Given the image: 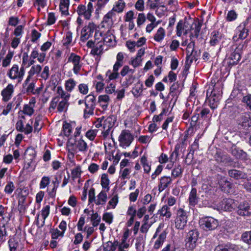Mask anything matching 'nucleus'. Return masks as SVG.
Segmentation results:
<instances>
[{"label": "nucleus", "mask_w": 251, "mask_h": 251, "mask_svg": "<svg viewBox=\"0 0 251 251\" xmlns=\"http://www.w3.org/2000/svg\"><path fill=\"white\" fill-rule=\"evenodd\" d=\"M215 160L219 163L231 166L234 168H241L242 165L238 161L235 162L228 154H225L217 151L214 155Z\"/></svg>", "instance_id": "obj_1"}, {"label": "nucleus", "mask_w": 251, "mask_h": 251, "mask_svg": "<svg viewBox=\"0 0 251 251\" xmlns=\"http://www.w3.org/2000/svg\"><path fill=\"white\" fill-rule=\"evenodd\" d=\"M245 47V44H240L238 46H233L232 50L233 51L231 53L229 58L228 66L231 68L237 65L240 61L242 54V50Z\"/></svg>", "instance_id": "obj_2"}, {"label": "nucleus", "mask_w": 251, "mask_h": 251, "mask_svg": "<svg viewBox=\"0 0 251 251\" xmlns=\"http://www.w3.org/2000/svg\"><path fill=\"white\" fill-rule=\"evenodd\" d=\"M96 104V99L93 94H90L85 98L86 108L84 110V118L86 119L90 115L94 114V110Z\"/></svg>", "instance_id": "obj_3"}, {"label": "nucleus", "mask_w": 251, "mask_h": 251, "mask_svg": "<svg viewBox=\"0 0 251 251\" xmlns=\"http://www.w3.org/2000/svg\"><path fill=\"white\" fill-rule=\"evenodd\" d=\"M200 226L205 231L216 229L219 226V221L212 217H205L200 220Z\"/></svg>", "instance_id": "obj_4"}, {"label": "nucleus", "mask_w": 251, "mask_h": 251, "mask_svg": "<svg viewBox=\"0 0 251 251\" xmlns=\"http://www.w3.org/2000/svg\"><path fill=\"white\" fill-rule=\"evenodd\" d=\"M187 212L182 208L177 210L176 217L175 221V227L180 230H183L186 226L187 222Z\"/></svg>", "instance_id": "obj_5"}, {"label": "nucleus", "mask_w": 251, "mask_h": 251, "mask_svg": "<svg viewBox=\"0 0 251 251\" xmlns=\"http://www.w3.org/2000/svg\"><path fill=\"white\" fill-rule=\"evenodd\" d=\"M248 22V20H247L236 27L235 35L232 38L234 41L236 42L239 39L243 40L247 37L249 32V29L247 26Z\"/></svg>", "instance_id": "obj_6"}, {"label": "nucleus", "mask_w": 251, "mask_h": 251, "mask_svg": "<svg viewBox=\"0 0 251 251\" xmlns=\"http://www.w3.org/2000/svg\"><path fill=\"white\" fill-rule=\"evenodd\" d=\"M199 235V233L196 230H191L187 233L185 239V247L187 251H192L196 247Z\"/></svg>", "instance_id": "obj_7"}, {"label": "nucleus", "mask_w": 251, "mask_h": 251, "mask_svg": "<svg viewBox=\"0 0 251 251\" xmlns=\"http://www.w3.org/2000/svg\"><path fill=\"white\" fill-rule=\"evenodd\" d=\"M133 139V136L129 130H123L119 137V145L120 147L125 149L130 146Z\"/></svg>", "instance_id": "obj_8"}, {"label": "nucleus", "mask_w": 251, "mask_h": 251, "mask_svg": "<svg viewBox=\"0 0 251 251\" xmlns=\"http://www.w3.org/2000/svg\"><path fill=\"white\" fill-rule=\"evenodd\" d=\"M93 11V5L91 2H89L87 6L83 4H80L76 9L77 14L79 16L84 17L86 20H89L91 19Z\"/></svg>", "instance_id": "obj_9"}, {"label": "nucleus", "mask_w": 251, "mask_h": 251, "mask_svg": "<svg viewBox=\"0 0 251 251\" xmlns=\"http://www.w3.org/2000/svg\"><path fill=\"white\" fill-rule=\"evenodd\" d=\"M96 30V25L94 23H89L87 26H84L81 31L80 40L85 42L89 38L92 37L93 34Z\"/></svg>", "instance_id": "obj_10"}, {"label": "nucleus", "mask_w": 251, "mask_h": 251, "mask_svg": "<svg viewBox=\"0 0 251 251\" xmlns=\"http://www.w3.org/2000/svg\"><path fill=\"white\" fill-rule=\"evenodd\" d=\"M102 43L101 41H98L97 43L96 41L92 40H89L87 43V46L89 48L92 49L90 54L93 55H100L103 52Z\"/></svg>", "instance_id": "obj_11"}, {"label": "nucleus", "mask_w": 251, "mask_h": 251, "mask_svg": "<svg viewBox=\"0 0 251 251\" xmlns=\"http://www.w3.org/2000/svg\"><path fill=\"white\" fill-rule=\"evenodd\" d=\"M236 212L238 215L242 216H251V203L247 201L240 202L237 207Z\"/></svg>", "instance_id": "obj_12"}, {"label": "nucleus", "mask_w": 251, "mask_h": 251, "mask_svg": "<svg viewBox=\"0 0 251 251\" xmlns=\"http://www.w3.org/2000/svg\"><path fill=\"white\" fill-rule=\"evenodd\" d=\"M239 129H248L251 126V119L248 113L241 114L237 119Z\"/></svg>", "instance_id": "obj_13"}, {"label": "nucleus", "mask_w": 251, "mask_h": 251, "mask_svg": "<svg viewBox=\"0 0 251 251\" xmlns=\"http://www.w3.org/2000/svg\"><path fill=\"white\" fill-rule=\"evenodd\" d=\"M234 202L233 200L229 198L223 199L217 205V209L219 211H231L234 208Z\"/></svg>", "instance_id": "obj_14"}, {"label": "nucleus", "mask_w": 251, "mask_h": 251, "mask_svg": "<svg viewBox=\"0 0 251 251\" xmlns=\"http://www.w3.org/2000/svg\"><path fill=\"white\" fill-rule=\"evenodd\" d=\"M81 57L80 56L72 53L68 58V62H71L74 65L73 72L75 75H78L82 67L80 64Z\"/></svg>", "instance_id": "obj_15"}, {"label": "nucleus", "mask_w": 251, "mask_h": 251, "mask_svg": "<svg viewBox=\"0 0 251 251\" xmlns=\"http://www.w3.org/2000/svg\"><path fill=\"white\" fill-rule=\"evenodd\" d=\"M7 75L11 79H18V82H21L22 81V77L20 76L19 67L16 64L13 65L12 67L7 72Z\"/></svg>", "instance_id": "obj_16"}, {"label": "nucleus", "mask_w": 251, "mask_h": 251, "mask_svg": "<svg viewBox=\"0 0 251 251\" xmlns=\"http://www.w3.org/2000/svg\"><path fill=\"white\" fill-rule=\"evenodd\" d=\"M75 137L70 138L68 139L67 142V148L69 153V155H72V157H74L75 153L76 152V144Z\"/></svg>", "instance_id": "obj_17"}, {"label": "nucleus", "mask_w": 251, "mask_h": 251, "mask_svg": "<svg viewBox=\"0 0 251 251\" xmlns=\"http://www.w3.org/2000/svg\"><path fill=\"white\" fill-rule=\"evenodd\" d=\"M199 138H196L193 143L191 145V146L190 147L189 152L187 154L185 159V163L187 165H190L192 164V160H191L188 163H187V159H189L190 156L192 157V158H193L195 151H197L199 148Z\"/></svg>", "instance_id": "obj_18"}, {"label": "nucleus", "mask_w": 251, "mask_h": 251, "mask_svg": "<svg viewBox=\"0 0 251 251\" xmlns=\"http://www.w3.org/2000/svg\"><path fill=\"white\" fill-rule=\"evenodd\" d=\"M50 206L49 205H46L44 206L41 211V216L43 217V221L42 223L40 225L39 222V214L37 216L36 224L38 228H40L43 227L45 225V221L50 214Z\"/></svg>", "instance_id": "obj_19"}, {"label": "nucleus", "mask_w": 251, "mask_h": 251, "mask_svg": "<svg viewBox=\"0 0 251 251\" xmlns=\"http://www.w3.org/2000/svg\"><path fill=\"white\" fill-rule=\"evenodd\" d=\"M100 41L101 43L102 41L104 44L109 46H113L115 43V36L110 30L107 31Z\"/></svg>", "instance_id": "obj_20"}, {"label": "nucleus", "mask_w": 251, "mask_h": 251, "mask_svg": "<svg viewBox=\"0 0 251 251\" xmlns=\"http://www.w3.org/2000/svg\"><path fill=\"white\" fill-rule=\"evenodd\" d=\"M199 198L197 196V190L196 188H192L189 195L188 202L191 206L194 207L198 204Z\"/></svg>", "instance_id": "obj_21"}, {"label": "nucleus", "mask_w": 251, "mask_h": 251, "mask_svg": "<svg viewBox=\"0 0 251 251\" xmlns=\"http://www.w3.org/2000/svg\"><path fill=\"white\" fill-rule=\"evenodd\" d=\"M228 176L235 179H245L247 177L246 173L236 169H231L228 171Z\"/></svg>", "instance_id": "obj_22"}, {"label": "nucleus", "mask_w": 251, "mask_h": 251, "mask_svg": "<svg viewBox=\"0 0 251 251\" xmlns=\"http://www.w3.org/2000/svg\"><path fill=\"white\" fill-rule=\"evenodd\" d=\"M215 251H238L235 245L230 243L219 245L215 248Z\"/></svg>", "instance_id": "obj_23"}, {"label": "nucleus", "mask_w": 251, "mask_h": 251, "mask_svg": "<svg viewBox=\"0 0 251 251\" xmlns=\"http://www.w3.org/2000/svg\"><path fill=\"white\" fill-rule=\"evenodd\" d=\"M231 154L236 159L241 160H247V154L243 150L236 148H232L231 151Z\"/></svg>", "instance_id": "obj_24"}, {"label": "nucleus", "mask_w": 251, "mask_h": 251, "mask_svg": "<svg viewBox=\"0 0 251 251\" xmlns=\"http://www.w3.org/2000/svg\"><path fill=\"white\" fill-rule=\"evenodd\" d=\"M13 92V86L9 84L1 92L2 100L4 101H8L11 98L12 94Z\"/></svg>", "instance_id": "obj_25"}, {"label": "nucleus", "mask_w": 251, "mask_h": 251, "mask_svg": "<svg viewBox=\"0 0 251 251\" xmlns=\"http://www.w3.org/2000/svg\"><path fill=\"white\" fill-rule=\"evenodd\" d=\"M222 39L221 34L217 31H213L211 33L209 44L212 46H215L219 44Z\"/></svg>", "instance_id": "obj_26"}, {"label": "nucleus", "mask_w": 251, "mask_h": 251, "mask_svg": "<svg viewBox=\"0 0 251 251\" xmlns=\"http://www.w3.org/2000/svg\"><path fill=\"white\" fill-rule=\"evenodd\" d=\"M171 182L172 179L170 177L166 176L161 177L158 185V190L159 192H162L167 188Z\"/></svg>", "instance_id": "obj_27"}, {"label": "nucleus", "mask_w": 251, "mask_h": 251, "mask_svg": "<svg viewBox=\"0 0 251 251\" xmlns=\"http://www.w3.org/2000/svg\"><path fill=\"white\" fill-rule=\"evenodd\" d=\"M218 183L221 188L222 191L226 193H229L232 184L226 179L225 177L221 178L219 181Z\"/></svg>", "instance_id": "obj_28"}, {"label": "nucleus", "mask_w": 251, "mask_h": 251, "mask_svg": "<svg viewBox=\"0 0 251 251\" xmlns=\"http://www.w3.org/2000/svg\"><path fill=\"white\" fill-rule=\"evenodd\" d=\"M157 214L160 216L165 217L166 219H169L172 216V212L170 210V207L166 205H164L161 208L159 209Z\"/></svg>", "instance_id": "obj_29"}, {"label": "nucleus", "mask_w": 251, "mask_h": 251, "mask_svg": "<svg viewBox=\"0 0 251 251\" xmlns=\"http://www.w3.org/2000/svg\"><path fill=\"white\" fill-rule=\"evenodd\" d=\"M166 235L167 232L165 231H163L160 234L158 238L154 243L153 246V248L154 249L158 250L160 248L166 238Z\"/></svg>", "instance_id": "obj_30"}, {"label": "nucleus", "mask_w": 251, "mask_h": 251, "mask_svg": "<svg viewBox=\"0 0 251 251\" xmlns=\"http://www.w3.org/2000/svg\"><path fill=\"white\" fill-rule=\"evenodd\" d=\"M123 64L119 62H115L113 68V72L110 74L108 76L110 80H114L117 79L119 76L118 71Z\"/></svg>", "instance_id": "obj_31"}, {"label": "nucleus", "mask_w": 251, "mask_h": 251, "mask_svg": "<svg viewBox=\"0 0 251 251\" xmlns=\"http://www.w3.org/2000/svg\"><path fill=\"white\" fill-rule=\"evenodd\" d=\"M106 191H101L97 196V199L95 201V203L97 205H103L107 201V196Z\"/></svg>", "instance_id": "obj_32"}, {"label": "nucleus", "mask_w": 251, "mask_h": 251, "mask_svg": "<svg viewBox=\"0 0 251 251\" xmlns=\"http://www.w3.org/2000/svg\"><path fill=\"white\" fill-rule=\"evenodd\" d=\"M113 14L112 11H110L104 16L102 22V24H103L102 26H106L109 27L111 26L113 24L112 17Z\"/></svg>", "instance_id": "obj_33"}, {"label": "nucleus", "mask_w": 251, "mask_h": 251, "mask_svg": "<svg viewBox=\"0 0 251 251\" xmlns=\"http://www.w3.org/2000/svg\"><path fill=\"white\" fill-rule=\"evenodd\" d=\"M109 100V97L107 95H100L99 97L98 102L103 110L107 108Z\"/></svg>", "instance_id": "obj_34"}, {"label": "nucleus", "mask_w": 251, "mask_h": 251, "mask_svg": "<svg viewBox=\"0 0 251 251\" xmlns=\"http://www.w3.org/2000/svg\"><path fill=\"white\" fill-rule=\"evenodd\" d=\"M110 180L108 177V175L106 174H103L101 175L100 184L103 189H106V192L109 190V184Z\"/></svg>", "instance_id": "obj_35"}, {"label": "nucleus", "mask_w": 251, "mask_h": 251, "mask_svg": "<svg viewBox=\"0 0 251 251\" xmlns=\"http://www.w3.org/2000/svg\"><path fill=\"white\" fill-rule=\"evenodd\" d=\"M69 100H62L61 101H59L58 104L57 106V111L61 113L63 111H66L68 108V107L69 105V103L68 102Z\"/></svg>", "instance_id": "obj_36"}, {"label": "nucleus", "mask_w": 251, "mask_h": 251, "mask_svg": "<svg viewBox=\"0 0 251 251\" xmlns=\"http://www.w3.org/2000/svg\"><path fill=\"white\" fill-rule=\"evenodd\" d=\"M112 126L110 123V122L108 121V119L104 121L103 128L105 129V130L102 132V135L103 138H106L109 136L110 129Z\"/></svg>", "instance_id": "obj_37"}, {"label": "nucleus", "mask_w": 251, "mask_h": 251, "mask_svg": "<svg viewBox=\"0 0 251 251\" xmlns=\"http://www.w3.org/2000/svg\"><path fill=\"white\" fill-rule=\"evenodd\" d=\"M76 82L73 78H69L65 83V88L67 92H71L75 88Z\"/></svg>", "instance_id": "obj_38"}, {"label": "nucleus", "mask_w": 251, "mask_h": 251, "mask_svg": "<svg viewBox=\"0 0 251 251\" xmlns=\"http://www.w3.org/2000/svg\"><path fill=\"white\" fill-rule=\"evenodd\" d=\"M199 117L204 120H208L211 117V114L209 108H203L199 114Z\"/></svg>", "instance_id": "obj_39"}, {"label": "nucleus", "mask_w": 251, "mask_h": 251, "mask_svg": "<svg viewBox=\"0 0 251 251\" xmlns=\"http://www.w3.org/2000/svg\"><path fill=\"white\" fill-rule=\"evenodd\" d=\"M76 147L79 151L84 152H86L88 149L87 143L82 139H79L77 141Z\"/></svg>", "instance_id": "obj_40"}, {"label": "nucleus", "mask_w": 251, "mask_h": 251, "mask_svg": "<svg viewBox=\"0 0 251 251\" xmlns=\"http://www.w3.org/2000/svg\"><path fill=\"white\" fill-rule=\"evenodd\" d=\"M165 30L162 27H159L154 35V39L157 42H160L165 36Z\"/></svg>", "instance_id": "obj_41"}, {"label": "nucleus", "mask_w": 251, "mask_h": 251, "mask_svg": "<svg viewBox=\"0 0 251 251\" xmlns=\"http://www.w3.org/2000/svg\"><path fill=\"white\" fill-rule=\"evenodd\" d=\"M8 243L10 251H16L19 243L15 237L10 238Z\"/></svg>", "instance_id": "obj_42"}, {"label": "nucleus", "mask_w": 251, "mask_h": 251, "mask_svg": "<svg viewBox=\"0 0 251 251\" xmlns=\"http://www.w3.org/2000/svg\"><path fill=\"white\" fill-rule=\"evenodd\" d=\"M125 6V2L123 0H119L115 6L113 8L112 11L118 13L122 12Z\"/></svg>", "instance_id": "obj_43"}, {"label": "nucleus", "mask_w": 251, "mask_h": 251, "mask_svg": "<svg viewBox=\"0 0 251 251\" xmlns=\"http://www.w3.org/2000/svg\"><path fill=\"white\" fill-rule=\"evenodd\" d=\"M57 94L58 95L59 98L62 99V100H69L70 97V95L65 92L61 86H58L57 88Z\"/></svg>", "instance_id": "obj_44"}, {"label": "nucleus", "mask_w": 251, "mask_h": 251, "mask_svg": "<svg viewBox=\"0 0 251 251\" xmlns=\"http://www.w3.org/2000/svg\"><path fill=\"white\" fill-rule=\"evenodd\" d=\"M62 131L64 134L68 137L72 132V126L70 124L64 122L63 124Z\"/></svg>", "instance_id": "obj_45"}, {"label": "nucleus", "mask_w": 251, "mask_h": 251, "mask_svg": "<svg viewBox=\"0 0 251 251\" xmlns=\"http://www.w3.org/2000/svg\"><path fill=\"white\" fill-rule=\"evenodd\" d=\"M13 54H14V53L13 52L8 51V53L6 55V57L2 61V67H6L10 65L11 60L13 56Z\"/></svg>", "instance_id": "obj_46"}, {"label": "nucleus", "mask_w": 251, "mask_h": 251, "mask_svg": "<svg viewBox=\"0 0 251 251\" xmlns=\"http://www.w3.org/2000/svg\"><path fill=\"white\" fill-rule=\"evenodd\" d=\"M200 55V52H198L194 49H192L191 52L189 55L187 54V61L190 60V62L192 63L194 60H197L198 56Z\"/></svg>", "instance_id": "obj_47"}, {"label": "nucleus", "mask_w": 251, "mask_h": 251, "mask_svg": "<svg viewBox=\"0 0 251 251\" xmlns=\"http://www.w3.org/2000/svg\"><path fill=\"white\" fill-rule=\"evenodd\" d=\"M143 84L139 81L135 85V86L133 88L132 93L134 96H139L143 92Z\"/></svg>", "instance_id": "obj_48"}, {"label": "nucleus", "mask_w": 251, "mask_h": 251, "mask_svg": "<svg viewBox=\"0 0 251 251\" xmlns=\"http://www.w3.org/2000/svg\"><path fill=\"white\" fill-rule=\"evenodd\" d=\"M168 111L167 105H166L163 108L160 114L158 115H154L152 118V121L155 122H160L163 119V116L165 115Z\"/></svg>", "instance_id": "obj_49"}, {"label": "nucleus", "mask_w": 251, "mask_h": 251, "mask_svg": "<svg viewBox=\"0 0 251 251\" xmlns=\"http://www.w3.org/2000/svg\"><path fill=\"white\" fill-rule=\"evenodd\" d=\"M183 172V170L180 165H178L176 166L175 168L172 171V176L176 178L181 176Z\"/></svg>", "instance_id": "obj_50"}, {"label": "nucleus", "mask_w": 251, "mask_h": 251, "mask_svg": "<svg viewBox=\"0 0 251 251\" xmlns=\"http://www.w3.org/2000/svg\"><path fill=\"white\" fill-rule=\"evenodd\" d=\"M101 220V217L99 215L98 213L93 214L91 218V221L92 222V225L95 227L98 226Z\"/></svg>", "instance_id": "obj_51"}, {"label": "nucleus", "mask_w": 251, "mask_h": 251, "mask_svg": "<svg viewBox=\"0 0 251 251\" xmlns=\"http://www.w3.org/2000/svg\"><path fill=\"white\" fill-rule=\"evenodd\" d=\"M179 87V84L178 82L175 83L172 85L170 88L169 96H172L173 98L177 95L176 91Z\"/></svg>", "instance_id": "obj_52"}, {"label": "nucleus", "mask_w": 251, "mask_h": 251, "mask_svg": "<svg viewBox=\"0 0 251 251\" xmlns=\"http://www.w3.org/2000/svg\"><path fill=\"white\" fill-rule=\"evenodd\" d=\"M241 238L244 242L251 245V230L243 233L242 234Z\"/></svg>", "instance_id": "obj_53"}, {"label": "nucleus", "mask_w": 251, "mask_h": 251, "mask_svg": "<svg viewBox=\"0 0 251 251\" xmlns=\"http://www.w3.org/2000/svg\"><path fill=\"white\" fill-rule=\"evenodd\" d=\"M202 26V23L198 22L197 23L195 24V27L194 29V34L192 33L190 35L191 38L192 37H194L195 38H198L199 36V33L200 32V30L201 29V27Z\"/></svg>", "instance_id": "obj_54"}, {"label": "nucleus", "mask_w": 251, "mask_h": 251, "mask_svg": "<svg viewBox=\"0 0 251 251\" xmlns=\"http://www.w3.org/2000/svg\"><path fill=\"white\" fill-rule=\"evenodd\" d=\"M179 147L176 146L175 147L174 151L171 153V154L170 156V157L169 158V160L171 162H174L175 161H176V158H177L178 156V150H179Z\"/></svg>", "instance_id": "obj_55"}, {"label": "nucleus", "mask_w": 251, "mask_h": 251, "mask_svg": "<svg viewBox=\"0 0 251 251\" xmlns=\"http://www.w3.org/2000/svg\"><path fill=\"white\" fill-rule=\"evenodd\" d=\"M72 40V33L71 31H68L66 34V37L63 40V44L64 46H69Z\"/></svg>", "instance_id": "obj_56"}, {"label": "nucleus", "mask_w": 251, "mask_h": 251, "mask_svg": "<svg viewBox=\"0 0 251 251\" xmlns=\"http://www.w3.org/2000/svg\"><path fill=\"white\" fill-rule=\"evenodd\" d=\"M98 131V129H90L86 133V136L91 141H93Z\"/></svg>", "instance_id": "obj_57"}, {"label": "nucleus", "mask_w": 251, "mask_h": 251, "mask_svg": "<svg viewBox=\"0 0 251 251\" xmlns=\"http://www.w3.org/2000/svg\"><path fill=\"white\" fill-rule=\"evenodd\" d=\"M15 189L14 183L12 181L7 182L4 188V192L7 194H11Z\"/></svg>", "instance_id": "obj_58"}, {"label": "nucleus", "mask_w": 251, "mask_h": 251, "mask_svg": "<svg viewBox=\"0 0 251 251\" xmlns=\"http://www.w3.org/2000/svg\"><path fill=\"white\" fill-rule=\"evenodd\" d=\"M237 14L233 10H230L228 12L226 16V20L228 22L234 21L237 19Z\"/></svg>", "instance_id": "obj_59"}, {"label": "nucleus", "mask_w": 251, "mask_h": 251, "mask_svg": "<svg viewBox=\"0 0 251 251\" xmlns=\"http://www.w3.org/2000/svg\"><path fill=\"white\" fill-rule=\"evenodd\" d=\"M50 182V178L49 176H43L40 183V188L44 189L46 188Z\"/></svg>", "instance_id": "obj_60"}, {"label": "nucleus", "mask_w": 251, "mask_h": 251, "mask_svg": "<svg viewBox=\"0 0 251 251\" xmlns=\"http://www.w3.org/2000/svg\"><path fill=\"white\" fill-rule=\"evenodd\" d=\"M184 22L182 20H180L176 25V35L180 37L182 35V32L184 29Z\"/></svg>", "instance_id": "obj_61"}, {"label": "nucleus", "mask_w": 251, "mask_h": 251, "mask_svg": "<svg viewBox=\"0 0 251 251\" xmlns=\"http://www.w3.org/2000/svg\"><path fill=\"white\" fill-rule=\"evenodd\" d=\"M42 70V67L40 65H34L31 67L28 74H30V75H33L35 74H39Z\"/></svg>", "instance_id": "obj_62"}, {"label": "nucleus", "mask_w": 251, "mask_h": 251, "mask_svg": "<svg viewBox=\"0 0 251 251\" xmlns=\"http://www.w3.org/2000/svg\"><path fill=\"white\" fill-rule=\"evenodd\" d=\"M113 216L112 213L106 212L103 214L102 220L107 223L110 224L113 221Z\"/></svg>", "instance_id": "obj_63"}, {"label": "nucleus", "mask_w": 251, "mask_h": 251, "mask_svg": "<svg viewBox=\"0 0 251 251\" xmlns=\"http://www.w3.org/2000/svg\"><path fill=\"white\" fill-rule=\"evenodd\" d=\"M242 101L246 103L247 106L251 110V94H248L243 97Z\"/></svg>", "instance_id": "obj_64"}]
</instances>
